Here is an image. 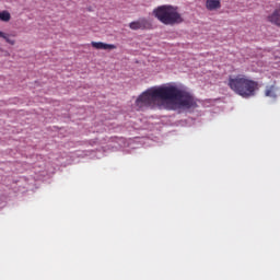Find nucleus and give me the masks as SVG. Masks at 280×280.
<instances>
[{"mask_svg":"<svg viewBox=\"0 0 280 280\" xmlns=\"http://www.w3.org/2000/svg\"><path fill=\"white\" fill-rule=\"evenodd\" d=\"M10 19H12V15H10V12H8V11L0 12V21L8 23V21H10Z\"/></svg>","mask_w":280,"mask_h":280,"instance_id":"nucleus-9","label":"nucleus"},{"mask_svg":"<svg viewBox=\"0 0 280 280\" xmlns=\"http://www.w3.org/2000/svg\"><path fill=\"white\" fill-rule=\"evenodd\" d=\"M0 38H4L5 43H9V45H14V39H10V37H8V34L3 33L0 31Z\"/></svg>","mask_w":280,"mask_h":280,"instance_id":"nucleus-10","label":"nucleus"},{"mask_svg":"<svg viewBox=\"0 0 280 280\" xmlns=\"http://www.w3.org/2000/svg\"><path fill=\"white\" fill-rule=\"evenodd\" d=\"M206 8L213 12V10H220L222 8V2L220 0H206Z\"/></svg>","mask_w":280,"mask_h":280,"instance_id":"nucleus-6","label":"nucleus"},{"mask_svg":"<svg viewBox=\"0 0 280 280\" xmlns=\"http://www.w3.org/2000/svg\"><path fill=\"white\" fill-rule=\"evenodd\" d=\"M277 85H267L265 89V97H271L272 100H277Z\"/></svg>","mask_w":280,"mask_h":280,"instance_id":"nucleus-7","label":"nucleus"},{"mask_svg":"<svg viewBox=\"0 0 280 280\" xmlns=\"http://www.w3.org/2000/svg\"><path fill=\"white\" fill-rule=\"evenodd\" d=\"M91 45L92 47H94V49H117V46L115 44H105L103 42H92Z\"/></svg>","mask_w":280,"mask_h":280,"instance_id":"nucleus-5","label":"nucleus"},{"mask_svg":"<svg viewBox=\"0 0 280 280\" xmlns=\"http://www.w3.org/2000/svg\"><path fill=\"white\" fill-rule=\"evenodd\" d=\"M130 30L137 31V30H152V23L148 21L147 19H139L138 21H133L129 24Z\"/></svg>","mask_w":280,"mask_h":280,"instance_id":"nucleus-4","label":"nucleus"},{"mask_svg":"<svg viewBox=\"0 0 280 280\" xmlns=\"http://www.w3.org/2000/svg\"><path fill=\"white\" fill-rule=\"evenodd\" d=\"M268 21L280 27V9H277L271 15H269Z\"/></svg>","mask_w":280,"mask_h":280,"instance_id":"nucleus-8","label":"nucleus"},{"mask_svg":"<svg viewBox=\"0 0 280 280\" xmlns=\"http://www.w3.org/2000/svg\"><path fill=\"white\" fill-rule=\"evenodd\" d=\"M138 110L164 106L166 110H189L198 103L191 93L176 85H161L148 89L136 100Z\"/></svg>","mask_w":280,"mask_h":280,"instance_id":"nucleus-1","label":"nucleus"},{"mask_svg":"<svg viewBox=\"0 0 280 280\" xmlns=\"http://www.w3.org/2000/svg\"><path fill=\"white\" fill-rule=\"evenodd\" d=\"M153 15L163 25H178L183 23V15L178 13V8L164 4L153 10Z\"/></svg>","mask_w":280,"mask_h":280,"instance_id":"nucleus-3","label":"nucleus"},{"mask_svg":"<svg viewBox=\"0 0 280 280\" xmlns=\"http://www.w3.org/2000/svg\"><path fill=\"white\" fill-rule=\"evenodd\" d=\"M228 86L240 97L248 100L255 97L259 91V82L250 79L246 74L230 75L228 79Z\"/></svg>","mask_w":280,"mask_h":280,"instance_id":"nucleus-2","label":"nucleus"}]
</instances>
